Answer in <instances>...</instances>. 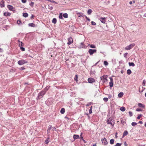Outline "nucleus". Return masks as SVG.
Masks as SVG:
<instances>
[{
  "mask_svg": "<svg viewBox=\"0 0 146 146\" xmlns=\"http://www.w3.org/2000/svg\"><path fill=\"white\" fill-rule=\"evenodd\" d=\"M46 91L44 90L42 91L41 92L39 93L38 95V96L37 98V100L40 99L43 97V96L45 94Z\"/></svg>",
  "mask_w": 146,
  "mask_h": 146,
  "instance_id": "nucleus-1",
  "label": "nucleus"
},
{
  "mask_svg": "<svg viewBox=\"0 0 146 146\" xmlns=\"http://www.w3.org/2000/svg\"><path fill=\"white\" fill-rule=\"evenodd\" d=\"M135 45V44L134 43L131 44L127 46L125 48V49L127 50H130Z\"/></svg>",
  "mask_w": 146,
  "mask_h": 146,
  "instance_id": "nucleus-2",
  "label": "nucleus"
},
{
  "mask_svg": "<svg viewBox=\"0 0 146 146\" xmlns=\"http://www.w3.org/2000/svg\"><path fill=\"white\" fill-rule=\"evenodd\" d=\"M17 63L19 65H22L24 64H25L27 63V61L25 60H19L18 62Z\"/></svg>",
  "mask_w": 146,
  "mask_h": 146,
  "instance_id": "nucleus-3",
  "label": "nucleus"
},
{
  "mask_svg": "<svg viewBox=\"0 0 146 146\" xmlns=\"http://www.w3.org/2000/svg\"><path fill=\"white\" fill-rule=\"evenodd\" d=\"M96 49H90L88 51V52L90 55H92L94 53L96 52Z\"/></svg>",
  "mask_w": 146,
  "mask_h": 146,
  "instance_id": "nucleus-4",
  "label": "nucleus"
},
{
  "mask_svg": "<svg viewBox=\"0 0 146 146\" xmlns=\"http://www.w3.org/2000/svg\"><path fill=\"white\" fill-rule=\"evenodd\" d=\"M101 141H102L103 144L104 145H106L108 143L105 138H104L101 139Z\"/></svg>",
  "mask_w": 146,
  "mask_h": 146,
  "instance_id": "nucleus-5",
  "label": "nucleus"
},
{
  "mask_svg": "<svg viewBox=\"0 0 146 146\" xmlns=\"http://www.w3.org/2000/svg\"><path fill=\"white\" fill-rule=\"evenodd\" d=\"M106 17H100L99 18V20H100L101 22L103 23H105L106 20Z\"/></svg>",
  "mask_w": 146,
  "mask_h": 146,
  "instance_id": "nucleus-6",
  "label": "nucleus"
},
{
  "mask_svg": "<svg viewBox=\"0 0 146 146\" xmlns=\"http://www.w3.org/2000/svg\"><path fill=\"white\" fill-rule=\"evenodd\" d=\"M112 119L110 118H109L108 119L106 122L108 124H111L112 126H113L114 124H113L111 122Z\"/></svg>",
  "mask_w": 146,
  "mask_h": 146,
  "instance_id": "nucleus-7",
  "label": "nucleus"
},
{
  "mask_svg": "<svg viewBox=\"0 0 146 146\" xmlns=\"http://www.w3.org/2000/svg\"><path fill=\"white\" fill-rule=\"evenodd\" d=\"M68 42L67 43L68 45H70L73 42V40L71 37H70L68 39Z\"/></svg>",
  "mask_w": 146,
  "mask_h": 146,
  "instance_id": "nucleus-8",
  "label": "nucleus"
},
{
  "mask_svg": "<svg viewBox=\"0 0 146 146\" xmlns=\"http://www.w3.org/2000/svg\"><path fill=\"white\" fill-rule=\"evenodd\" d=\"M7 8L10 11H13L14 10V8L12 6L10 5H7Z\"/></svg>",
  "mask_w": 146,
  "mask_h": 146,
  "instance_id": "nucleus-9",
  "label": "nucleus"
},
{
  "mask_svg": "<svg viewBox=\"0 0 146 146\" xmlns=\"http://www.w3.org/2000/svg\"><path fill=\"white\" fill-rule=\"evenodd\" d=\"M88 81L89 83H92L94 82V79L92 78H89L88 79Z\"/></svg>",
  "mask_w": 146,
  "mask_h": 146,
  "instance_id": "nucleus-10",
  "label": "nucleus"
},
{
  "mask_svg": "<svg viewBox=\"0 0 146 146\" xmlns=\"http://www.w3.org/2000/svg\"><path fill=\"white\" fill-rule=\"evenodd\" d=\"M52 128V125H49L48 129H47V134H48L49 133H50V131L51 130V129Z\"/></svg>",
  "mask_w": 146,
  "mask_h": 146,
  "instance_id": "nucleus-11",
  "label": "nucleus"
},
{
  "mask_svg": "<svg viewBox=\"0 0 146 146\" xmlns=\"http://www.w3.org/2000/svg\"><path fill=\"white\" fill-rule=\"evenodd\" d=\"M73 138L74 140H75L76 139H77L79 138V135H73Z\"/></svg>",
  "mask_w": 146,
  "mask_h": 146,
  "instance_id": "nucleus-12",
  "label": "nucleus"
},
{
  "mask_svg": "<svg viewBox=\"0 0 146 146\" xmlns=\"http://www.w3.org/2000/svg\"><path fill=\"white\" fill-rule=\"evenodd\" d=\"M4 15L5 16H9L11 15V13L9 12H5L4 13Z\"/></svg>",
  "mask_w": 146,
  "mask_h": 146,
  "instance_id": "nucleus-13",
  "label": "nucleus"
},
{
  "mask_svg": "<svg viewBox=\"0 0 146 146\" xmlns=\"http://www.w3.org/2000/svg\"><path fill=\"white\" fill-rule=\"evenodd\" d=\"M0 4L1 7H4V2L3 0L1 1L0 3Z\"/></svg>",
  "mask_w": 146,
  "mask_h": 146,
  "instance_id": "nucleus-14",
  "label": "nucleus"
},
{
  "mask_svg": "<svg viewBox=\"0 0 146 146\" xmlns=\"http://www.w3.org/2000/svg\"><path fill=\"white\" fill-rule=\"evenodd\" d=\"M28 26L32 27H35V25L33 23H30L28 24Z\"/></svg>",
  "mask_w": 146,
  "mask_h": 146,
  "instance_id": "nucleus-15",
  "label": "nucleus"
},
{
  "mask_svg": "<svg viewBox=\"0 0 146 146\" xmlns=\"http://www.w3.org/2000/svg\"><path fill=\"white\" fill-rule=\"evenodd\" d=\"M128 134V132L126 131H125L123 134V137H125V136L127 135Z\"/></svg>",
  "mask_w": 146,
  "mask_h": 146,
  "instance_id": "nucleus-16",
  "label": "nucleus"
},
{
  "mask_svg": "<svg viewBox=\"0 0 146 146\" xmlns=\"http://www.w3.org/2000/svg\"><path fill=\"white\" fill-rule=\"evenodd\" d=\"M107 77L106 76H104L101 77V79L102 80H106Z\"/></svg>",
  "mask_w": 146,
  "mask_h": 146,
  "instance_id": "nucleus-17",
  "label": "nucleus"
},
{
  "mask_svg": "<svg viewBox=\"0 0 146 146\" xmlns=\"http://www.w3.org/2000/svg\"><path fill=\"white\" fill-rule=\"evenodd\" d=\"M120 110L122 111H124L125 110V108L124 107H122L120 108Z\"/></svg>",
  "mask_w": 146,
  "mask_h": 146,
  "instance_id": "nucleus-18",
  "label": "nucleus"
},
{
  "mask_svg": "<svg viewBox=\"0 0 146 146\" xmlns=\"http://www.w3.org/2000/svg\"><path fill=\"white\" fill-rule=\"evenodd\" d=\"M123 93L122 92H121L120 93H119L118 94V96L119 97H121L122 96H123Z\"/></svg>",
  "mask_w": 146,
  "mask_h": 146,
  "instance_id": "nucleus-19",
  "label": "nucleus"
},
{
  "mask_svg": "<svg viewBox=\"0 0 146 146\" xmlns=\"http://www.w3.org/2000/svg\"><path fill=\"white\" fill-rule=\"evenodd\" d=\"M92 12V11L91 9H89L87 11V13L88 15H90Z\"/></svg>",
  "mask_w": 146,
  "mask_h": 146,
  "instance_id": "nucleus-20",
  "label": "nucleus"
},
{
  "mask_svg": "<svg viewBox=\"0 0 146 146\" xmlns=\"http://www.w3.org/2000/svg\"><path fill=\"white\" fill-rule=\"evenodd\" d=\"M56 19L54 18L52 20V22L54 24H55L56 23Z\"/></svg>",
  "mask_w": 146,
  "mask_h": 146,
  "instance_id": "nucleus-21",
  "label": "nucleus"
},
{
  "mask_svg": "<svg viewBox=\"0 0 146 146\" xmlns=\"http://www.w3.org/2000/svg\"><path fill=\"white\" fill-rule=\"evenodd\" d=\"M138 106L140 107H142L143 108H144L145 107V106L143 105L141 103H139L138 104Z\"/></svg>",
  "mask_w": 146,
  "mask_h": 146,
  "instance_id": "nucleus-22",
  "label": "nucleus"
},
{
  "mask_svg": "<svg viewBox=\"0 0 146 146\" xmlns=\"http://www.w3.org/2000/svg\"><path fill=\"white\" fill-rule=\"evenodd\" d=\"M129 66H135V64L133 62H129Z\"/></svg>",
  "mask_w": 146,
  "mask_h": 146,
  "instance_id": "nucleus-23",
  "label": "nucleus"
},
{
  "mask_svg": "<svg viewBox=\"0 0 146 146\" xmlns=\"http://www.w3.org/2000/svg\"><path fill=\"white\" fill-rule=\"evenodd\" d=\"M63 16L65 18H67L68 17V15L66 13H65L63 15Z\"/></svg>",
  "mask_w": 146,
  "mask_h": 146,
  "instance_id": "nucleus-24",
  "label": "nucleus"
},
{
  "mask_svg": "<svg viewBox=\"0 0 146 146\" xmlns=\"http://www.w3.org/2000/svg\"><path fill=\"white\" fill-rule=\"evenodd\" d=\"M65 112V109L64 108H62L60 110V113L62 114H63Z\"/></svg>",
  "mask_w": 146,
  "mask_h": 146,
  "instance_id": "nucleus-25",
  "label": "nucleus"
},
{
  "mask_svg": "<svg viewBox=\"0 0 146 146\" xmlns=\"http://www.w3.org/2000/svg\"><path fill=\"white\" fill-rule=\"evenodd\" d=\"M23 16L25 17H27L28 16V14L27 13H24L23 14Z\"/></svg>",
  "mask_w": 146,
  "mask_h": 146,
  "instance_id": "nucleus-26",
  "label": "nucleus"
},
{
  "mask_svg": "<svg viewBox=\"0 0 146 146\" xmlns=\"http://www.w3.org/2000/svg\"><path fill=\"white\" fill-rule=\"evenodd\" d=\"M114 140L113 139H111L110 141V143L111 144H113L114 143Z\"/></svg>",
  "mask_w": 146,
  "mask_h": 146,
  "instance_id": "nucleus-27",
  "label": "nucleus"
},
{
  "mask_svg": "<svg viewBox=\"0 0 146 146\" xmlns=\"http://www.w3.org/2000/svg\"><path fill=\"white\" fill-rule=\"evenodd\" d=\"M113 82H110L109 83V86L110 87H111L113 86Z\"/></svg>",
  "mask_w": 146,
  "mask_h": 146,
  "instance_id": "nucleus-28",
  "label": "nucleus"
},
{
  "mask_svg": "<svg viewBox=\"0 0 146 146\" xmlns=\"http://www.w3.org/2000/svg\"><path fill=\"white\" fill-rule=\"evenodd\" d=\"M24 45V44L21 41L20 43H19V46L20 47H21Z\"/></svg>",
  "mask_w": 146,
  "mask_h": 146,
  "instance_id": "nucleus-29",
  "label": "nucleus"
},
{
  "mask_svg": "<svg viewBox=\"0 0 146 146\" xmlns=\"http://www.w3.org/2000/svg\"><path fill=\"white\" fill-rule=\"evenodd\" d=\"M131 73V72L130 70L128 69L127 70V74L129 75Z\"/></svg>",
  "mask_w": 146,
  "mask_h": 146,
  "instance_id": "nucleus-30",
  "label": "nucleus"
},
{
  "mask_svg": "<svg viewBox=\"0 0 146 146\" xmlns=\"http://www.w3.org/2000/svg\"><path fill=\"white\" fill-rule=\"evenodd\" d=\"M49 139V137H48V138L45 140V143H46V144H48V143L49 141H48V139Z\"/></svg>",
  "mask_w": 146,
  "mask_h": 146,
  "instance_id": "nucleus-31",
  "label": "nucleus"
},
{
  "mask_svg": "<svg viewBox=\"0 0 146 146\" xmlns=\"http://www.w3.org/2000/svg\"><path fill=\"white\" fill-rule=\"evenodd\" d=\"M63 15H62V13H60L59 15V18L60 19H63Z\"/></svg>",
  "mask_w": 146,
  "mask_h": 146,
  "instance_id": "nucleus-32",
  "label": "nucleus"
},
{
  "mask_svg": "<svg viewBox=\"0 0 146 146\" xmlns=\"http://www.w3.org/2000/svg\"><path fill=\"white\" fill-rule=\"evenodd\" d=\"M80 47L83 48H85V46L83 42H81L80 43Z\"/></svg>",
  "mask_w": 146,
  "mask_h": 146,
  "instance_id": "nucleus-33",
  "label": "nucleus"
},
{
  "mask_svg": "<svg viewBox=\"0 0 146 146\" xmlns=\"http://www.w3.org/2000/svg\"><path fill=\"white\" fill-rule=\"evenodd\" d=\"M89 46H90V47L91 48H96V46L94 45H93V44L89 45Z\"/></svg>",
  "mask_w": 146,
  "mask_h": 146,
  "instance_id": "nucleus-34",
  "label": "nucleus"
},
{
  "mask_svg": "<svg viewBox=\"0 0 146 146\" xmlns=\"http://www.w3.org/2000/svg\"><path fill=\"white\" fill-rule=\"evenodd\" d=\"M104 64L105 66H107L108 65V63L107 61H104Z\"/></svg>",
  "mask_w": 146,
  "mask_h": 146,
  "instance_id": "nucleus-35",
  "label": "nucleus"
},
{
  "mask_svg": "<svg viewBox=\"0 0 146 146\" xmlns=\"http://www.w3.org/2000/svg\"><path fill=\"white\" fill-rule=\"evenodd\" d=\"M142 90L141 91H140V89H139V92L140 93L143 92L145 89V88L143 87L142 86Z\"/></svg>",
  "mask_w": 146,
  "mask_h": 146,
  "instance_id": "nucleus-36",
  "label": "nucleus"
},
{
  "mask_svg": "<svg viewBox=\"0 0 146 146\" xmlns=\"http://www.w3.org/2000/svg\"><path fill=\"white\" fill-rule=\"evenodd\" d=\"M91 25H96V23L95 22L93 21H92L91 22Z\"/></svg>",
  "mask_w": 146,
  "mask_h": 146,
  "instance_id": "nucleus-37",
  "label": "nucleus"
},
{
  "mask_svg": "<svg viewBox=\"0 0 146 146\" xmlns=\"http://www.w3.org/2000/svg\"><path fill=\"white\" fill-rule=\"evenodd\" d=\"M108 100V98H103V100L105 102H107Z\"/></svg>",
  "mask_w": 146,
  "mask_h": 146,
  "instance_id": "nucleus-38",
  "label": "nucleus"
},
{
  "mask_svg": "<svg viewBox=\"0 0 146 146\" xmlns=\"http://www.w3.org/2000/svg\"><path fill=\"white\" fill-rule=\"evenodd\" d=\"M20 49L21 50L23 51H24L25 50V48L23 47H22V46L20 47Z\"/></svg>",
  "mask_w": 146,
  "mask_h": 146,
  "instance_id": "nucleus-39",
  "label": "nucleus"
},
{
  "mask_svg": "<svg viewBox=\"0 0 146 146\" xmlns=\"http://www.w3.org/2000/svg\"><path fill=\"white\" fill-rule=\"evenodd\" d=\"M137 123L135 122H133L131 123V125L132 126H134L136 125H137Z\"/></svg>",
  "mask_w": 146,
  "mask_h": 146,
  "instance_id": "nucleus-40",
  "label": "nucleus"
},
{
  "mask_svg": "<svg viewBox=\"0 0 146 146\" xmlns=\"http://www.w3.org/2000/svg\"><path fill=\"white\" fill-rule=\"evenodd\" d=\"M143 115L142 114L139 115L137 117V118L138 119H140L141 117Z\"/></svg>",
  "mask_w": 146,
  "mask_h": 146,
  "instance_id": "nucleus-41",
  "label": "nucleus"
},
{
  "mask_svg": "<svg viewBox=\"0 0 146 146\" xmlns=\"http://www.w3.org/2000/svg\"><path fill=\"white\" fill-rule=\"evenodd\" d=\"M17 23L18 25H20L21 23V21L18 20L17 21Z\"/></svg>",
  "mask_w": 146,
  "mask_h": 146,
  "instance_id": "nucleus-42",
  "label": "nucleus"
},
{
  "mask_svg": "<svg viewBox=\"0 0 146 146\" xmlns=\"http://www.w3.org/2000/svg\"><path fill=\"white\" fill-rule=\"evenodd\" d=\"M74 80L76 81H77V79H78V76L77 75H76L75 76V77H74Z\"/></svg>",
  "mask_w": 146,
  "mask_h": 146,
  "instance_id": "nucleus-43",
  "label": "nucleus"
},
{
  "mask_svg": "<svg viewBox=\"0 0 146 146\" xmlns=\"http://www.w3.org/2000/svg\"><path fill=\"white\" fill-rule=\"evenodd\" d=\"M129 115L130 116H132L133 115V113L131 111H129Z\"/></svg>",
  "mask_w": 146,
  "mask_h": 146,
  "instance_id": "nucleus-44",
  "label": "nucleus"
},
{
  "mask_svg": "<svg viewBox=\"0 0 146 146\" xmlns=\"http://www.w3.org/2000/svg\"><path fill=\"white\" fill-rule=\"evenodd\" d=\"M145 83H146V81H145V80H143L142 84L143 86H145Z\"/></svg>",
  "mask_w": 146,
  "mask_h": 146,
  "instance_id": "nucleus-45",
  "label": "nucleus"
},
{
  "mask_svg": "<svg viewBox=\"0 0 146 146\" xmlns=\"http://www.w3.org/2000/svg\"><path fill=\"white\" fill-rule=\"evenodd\" d=\"M121 144L119 143H117L114 146H121Z\"/></svg>",
  "mask_w": 146,
  "mask_h": 146,
  "instance_id": "nucleus-46",
  "label": "nucleus"
},
{
  "mask_svg": "<svg viewBox=\"0 0 146 146\" xmlns=\"http://www.w3.org/2000/svg\"><path fill=\"white\" fill-rule=\"evenodd\" d=\"M136 111H142V110L140 108H137L136 110Z\"/></svg>",
  "mask_w": 146,
  "mask_h": 146,
  "instance_id": "nucleus-47",
  "label": "nucleus"
},
{
  "mask_svg": "<svg viewBox=\"0 0 146 146\" xmlns=\"http://www.w3.org/2000/svg\"><path fill=\"white\" fill-rule=\"evenodd\" d=\"M34 3L33 2H31V3L29 4V5L31 6V7L33 6L34 5Z\"/></svg>",
  "mask_w": 146,
  "mask_h": 146,
  "instance_id": "nucleus-48",
  "label": "nucleus"
},
{
  "mask_svg": "<svg viewBox=\"0 0 146 146\" xmlns=\"http://www.w3.org/2000/svg\"><path fill=\"white\" fill-rule=\"evenodd\" d=\"M92 107H91L90 108V109L89 110V113H92Z\"/></svg>",
  "mask_w": 146,
  "mask_h": 146,
  "instance_id": "nucleus-49",
  "label": "nucleus"
},
{
  "mask_svg": "<svg viewBox=\"0 0 146 146\" xmlns=\"http://www.w3.org/2000/svg\"><path fill=\"white\" fill-rule=\"evenodd\" d=\"M109 78L110 79V82H113V79L112 77H110Z\"/></svg>",
  "mask_w": 146,
  "mask_h": 146,
  "instance_id": "nucleus-50",
  "label": "nucleus"
},
{
  "mask_svg": "<svg viewBox=\"0 0 146 146\" xmlns=\"http://www.w3.org/2000/svg\"><path fill=\"white\" fill-rule=\"evenodd\" d=\"M127 54H128V53H125V54H123L124 57L125 58L126 57V56L127 55Z\"/></svg>",
  "mask_w": 146,
  "mask_h": 146,
  "instance_id": "nucleus-51",
  "label": "nucleus"
},
{
  "mask_svg": "<svg viewBox=\"0 0 146 146\" xmlns=\"http://www.w3.org/2000/svg\"><path fill=\"white\" fill-rule=\"evenodd\" d=\"M52 130L53 131L56 130V128L54 127H52Z\"/></svg>",
  "mask_w": 146,
  "mask_h": 146,
  "instance_id": "nucleus-52",
  "label": "nucleus"
},
{
  "mask_svg": "<svg viewBox=\"0 0 146 146\" xmlns=\"http://www.w3.org/2000/svg\"><path fill=\"white\" fill-rule=\"evenodd\" d=\"M22 2L23 3H25L26 2V0H21Z\"/></svg>",
  "mask_w": 146,
  "mask_h": 146,
  "instance_id": "nucleus-53",
  "label": "nucleus"
},
{
  "mask_svg": "<svg viewBox=\"0 0 146 146\" xmlns=\"http://www.w3.org/2000/svg\"><path fill=\"white\" fill-rule=\"evenodd\" d=\"M86 19L88 21H90V19L88 17H86Z\"/></svg>",
  "mask_w": 146,
  "mask_h": 146,
  "instance_id": "nucleus-54",
  "label": "nucleus"
},
{
  "mask_svg": "<svg viewBox=\"0 0 146 146\" xmlns=\"http://www.w3.org/2000/svg\"><path fill=\"white\" fill-rule=\"evenodd\" d=\"M111 97H112V96H111V95L110 94V95H108V98H111Z\"/></svg>",
  "mask_w": 146,
  "mask_h": 146,
  "instance_id": "nucleus-55",
  "label": "nucleus"
},
{
  "mask_svg": "<svg viewBox=\"0 0 146 146\" xmlns=\"http://www.w3.org/2000/svg\"><path fill=\"white\" fill-rule=\"evenodd\" d=\"M117 133H116L115 134V137L116 138H117Z\"/></svg>",
  "mask_w": 146,
  "mask_h": 146,
  "instance_id": "nucleus-56",
  "label": "nucleus"
},
{
  "mask_svg": "<svg viewBox=\"0 0 146 146\" xmlns=\"http://www.w3.org/2000/svg\"><path fill=\"white\" fill-rule=\"evenodd\" d=\"M139 123H140V124H142L143 122L142 121H139Z\"/></svg>",
  "mask_w": 146,
  "mask_h": 146,
  "instance_id": "nucleus-57",
  "label": "nucleus"
},
{
  "mask_svg": "<svg viewBox=\"0 0 146 146\" xmlns=\"http://www.w3.org/2000/svg\"><path fill=\"white\" fill-rule=\"evenodd\" d=\"M124 145L125 146H127V143L125 142H124Z\"/></svg>",
  "mask_w": 146,
  "mask_h": 146,
  "instance_id": "nucleus-58",
  "label": "nucleus"
},
{
  "mask_svg": "<svg viewBox=\"0 0 146 146\" xmlns=\"http://www.w3.org/2000/svg\"><path fill=\"white\" fill-rule=\"evenodd\" d=\"M3 52V49L2 48H0V52Z\"/></svg>",
  "mask_w": 146,
  "mask_h": 146,
  "instance_id": "nucleus-59",
  "label": "nucleus"
},
{
  "mask_svg": "<svg viewBox=\"0 0 146 146\" xmlns=\"http://www.w3.org/2000/svg\"><path fill=\"white\" fill-rule=\"evenodd\" d=\"M129 4H130V5H131V4H132V1H130V2H129Z\"/></svg>",
  "mask_w": 146,
  "mask_h": 146,
  "instance_id": "nucleus-60",
  "label": "nucleus"
},
{
  "mask_svg": "<svg viewBox=\"0 0 146 146\" xmlns=\"http://www.w3.org/2000/svg\"><path fill=\"white\" fill-rule=\"evenodd\" d=\"M34 17V16L33 15H32L31 16V18L32 19L33 18V17Z\"/></svg>",
  "mask_w": 146,
  "mask_h": 146,
  "instance_id": "nucleus-61",
  "label": "nucleus"
},
{
  "mask_svg": "<svg viewBox=\"0 0 146 146\" xmlns=\"http://www.w3.org/2000/svg\"><path fill=\"white\" fill-rule=\"evenodd\" d=\"M21 69L22 70H23L25 69V68L23 67H22L21 68Z\"/></svg>",
  "mask_w": 146,
  "mask_h": 146,
  "instance_id": "nucleus-62",
  "label": "nucleus"
},
{
  "mask_svg": "<svg viewBox=\"0 0 146 146\" xmlns=\"http://www.w3.org/2000/svg\"><path fill=\"white\" fill-rule=\"evenodd\" d=\"M93 146H96V144H93Z\"/></svg>",
  "mask_w": 146,
  "mask_h": 146,
  "instance_id": "nucleus-63",
  "label": "nucleus"
},
{
  "mask_svg": "<svg viewBox=\"0 0 146 146\" xmlns=\"http://www.w3.org/2000/svg\"><path fill=\"white\" fill-rule=\"evenodd\" d=\"M144 16L145 17H146V13L144 14Z\"/></svg>",
  "mask_w": 146,
  "mask_h": 146,
  "instance_id": "nucleus-64",
  "label": "nucleus"
}]
</instances>
